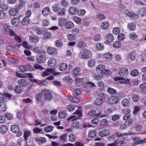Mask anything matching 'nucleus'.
Listing matches in <instances>:
<instances>
[{
  "mask_svg": "<svg viewBox=\"0 0 146 146\" xmlns=\"http://www.w3.org/2000/svg\"><path fill=\"white\" fill-rule=\"evenodd\" d=\"M92 56L91 52L89 50L84 49L82 50L79 54V57L82 59H86Z\"/></svg>",
  "mask_w": 146,
  "mask_h": 146,
  "instance_id": "1",
  "label": "nucleus"
},
{
  "mask_svg": "<svg viewBox=\"0 0 146 146\" xmlns=\"http://www.w3.org/2000/svg\"><path fill=\"white\" fill-rule=\"evenodd\" d=\"M41 93L42 95L44 96V98L45 100L50 101L52 98L51 92L47 89H43L41 91Z\"/></svg>",
  "mask_w": 146,
  "mask_h": 146,
  "instance_id": "2",
  "label": "nucleus"
},
{
  "mask_svg": "<svg viewBox=\"0 0 146 146\" xmlns=\"http://www.w3.org/2000/svg\"><path fill=\"white\" fill-rule=\"evenodd\" d=\"M105 66L104 65L100 64L96 67V70H97L100 71V73L102 74L110 75L111 74L110 70H105Z\"/></svg>",
  "mask_w": 146,
  "mask_h": 146,
  "instance_id": "3",
  "label": "nucleus"
},
{
  "mask_svg": "<svg viewBox=\"0 0 146 146\" xmlns=\"http://www.w3.org/2000/svg\"><path fill=\"white\" fill-rule=\"evenodd\" d=\"M11 130L13 132L16 133L17 137H20L22 135V133L20 130L19 127L17 125H14L12 126Z\"/></svg>",
  "mask_w": 146,
  "mask_h": 146,
  "instance_id": "4",
  "label": "nucleus"
},
{
  "mask_svg": "<svg viewBox=\"0 0 146 146\" xmlns=\"http://www.w3.org/2000/svg\"><path fill=\"white\" fill-rule=\"evenodd\" d=\"M119 101V98L117 97L113 96L109 98L108 100V103L110 104H116Z\"/></svg>",
  "mask_w": 146,
  "mask_h": 146,
  "instance_id": "5",
  "label": "nucleus"
},
{
  "mask_svg": "<svg viewBox=\"0 0 146 146\" xmlns=\"http://www.w3.org/2000/svg\"><path fill=\"white\" fill-rule=\"evenodd\" d=\"M119 74L121 77H125L128 73V69L125 68H122L119 69Z\"/></svg>",
  "mask_w": 146,
  "mask_h": 146,
  "instance_id": "6",
  "label": "nucleus"
},
{
  "mask_svg": "<svg viewBox=\"0 0 146 146\" xmlns=\"http://www.w3.org/2000/svg\"><path fill=\"white\" fill-rule=\"evenodd\" d=\"M125 13L127 15L133 19H138L139 17L137 14L133 13H131L127 10L125 11Z\"/></svg>",
  "mask_w": 146,
  "mask_h": 146,
  "instance_id": "7",
  "label": "nucleus"
},
{
  "mask_svg": "<svg viewBox=\"0 0 146 146\" xmlns=\"http://www.w3.org/2000/svg\"><path fill=\"white\" fill-rule=\"evenodd\" d=\"M19 9L17 8H12L9 11V15L12 16H14L17 15L18 13Z\"/></svg>",
  "mask_w": 146,
  "mask_h": 146,
  "instance_id": "8",
  "label": "nucleus"
},
{
  "mask_svg": "<svg viewBox=\"0 0 146 146\" xmlns=\"http://www.w3.org/2000/svg\"><path fill=\"white\" fill-rule=\"evenodd\" d=\"M29 40L31 42L36 43L39 41V38L36 35H32L30 36Z\"/></svg>",
  "mask_w": 146,
  "mask_h": 146,
  "instance_id": "9",
  "label": "nucleus"
},
{
  "mask_svg": "<svg viewBox=\"0 0 146 146\" xmlns=\"http://www.w3.org/2000/svg\"><path fill=\"white\" fill-rule=\"evenodd\" d=\"M110 134L109 131L107 129H104L100 131L99 132L100 136L103 137L109 135Z\"/></svg>",
  "mask_w": 146,
  "mask_h": 146,
  "instance_id": "10",
  "label": "nucleus"
},
{
  "mask_svg": "<svg viewBox=\"0 0 146 146\" xmlns=\"http://www.w3.org/2000/svg\"><path fill=\"white\" fill-rule=\"evenodd\" d=\"M106 39V43L107 44H108L113 40L114 37L112 34H109L107 35Z\"/></svg>",
  "mask_w": 146,
  "mask_h": 146,
  "instance_id": "11",
  "label": "nucleus"
},
{
  "mask_svg": "<svg viewBox=\"0 0 146 146\" xmlns=\"http://www.w3.org/2000/svg\"><path fill=\"white\" fill-rule=\"evenodd\" d=\"M53 71L54 69L53 68L46 69L45 71L43 72L42 76L43 77H45L48 75Z\"/></svg>",
  "mask_w": 146,
  "mask_h": 146,
  "instance_id": "12",
  "label": "nucleus"
},
{
  "mask_svg": "<svg viewBox=\"0 0 146 146\" xmlns=\"http://www.w3.org/2000/svg\"><path fill=\"white\" fill-rule=\"evenodd\" d=\"M47 52L51 55H55L57 53L56 49L51 47H48V48Z\"/></svg>",
  "mask_w": 146,
  "mask_h": 146,
  "instance_id": "13",
  "label": "nucleus"
},
{
  "mask_svg": "<svg viewBox=\"0 0 146 146\" xmlns=\"http://www.w3.org/2000/svg\"><path fill=\"white\" fill-rule=\"evenodd\" d=\"M18 83L19 86L21 87H25L28 84L26 80L23 79H21L19 80Z\"/></svg>",
  "mask_w": 146,
  "mask_h": 146,
  "instance_id": "14",
  "label": "nucleus"
},
{
  "mask_svg": "<svg viewBox=\"0 0 146 146\" xmlns=\"http://www.w3.org/2000/svg\"><path fill=\"white\" fill-rule=\"evenodd\" d=\"M76 85L78 86L82 85L84 84L83 80L82 78H77L75 79Z\"/></svg>",
  "mask_w": 146,
  "mask_h": 146,
  "instance_id": "15",
  "label": "nucleus"
},
{
  "mask_svg": "<svg viewBox=\"0 0 146 146\" xmlns=\"http://www.w3.org/2000/svg\"><path fill=\"white\" fill-rule=\"evenodd\" d=\"M10 29L8 25L4 24L3 25V28L2 29V32L4 34H7Z\"/></svg>",
  "mask_w": 146,
  "mask_h": 146,
  "instance_id": "16",
  "label": "nucleus"
},
{
  "mask_svg": "<svg viewBox=\"0 0 146 146\" xmlns=\"http://www.w3.org/2000/svg\"><path fill=\"white\" fill-rule=\"evenodd\" d=\"M56 61L55 58H51L49 60L48 62V65L50 67L54 66L56 63Z\"/></svg>",
  "mask_w": 146,
  "mask_h": 146,
  "instance_id": "17",
  "label": "nucleus"
},
{
  "mask_svg": "<svg viewBox=\"0 0 146 146\" xmlns=\"http://www.w3.org/2000/svg\"><path fill=\"white\" fill-rule=\"evenodd\" d=\"M59 70L61 71H66L67 69V65L66 63H63L59 66Z\"/></svg>",
  "mask_w": 146,
  "mask_h": 146,
  "instance_id": "18",
  "label": "nucleus"
},
{
  "mask_svg": "<svg viewBox=\"0 0 146 146\" xmlns=\"http://www.w3.org/2000/svg\"><path fill=\"white\" fill-rule=\"evenodd\" d=\"M121 104L122 106L125 107H129L130 105L129 101L127 99H124L122 101Z\"/></svg>",
  "mask_w": 146,
  "mask_h": 146,
  "instance_id": "19",
  "label": "nucleus"
},
{
  "mask_svg": "<svg viewBox=\"0 0 146 146\" xmlns=\"http://www.w3.org/2000/svg\"><path fill=\"white\" fill-rule=\"evenodd\" d=\"M30 66L29 65H27L25 66H21L19 67V68L22 72L26 71L29 70L30 68Z\"/></svg>",
  "mask_w": 146,
  "mask_h": 146,
  "instance_id": "20",
  "label": "nucleus"
},
{
  "mask_svg": "<svg viewBox=\"0 0 146 146\" xmlns=\"http://www.w3.org/2000/svg\"><path fill=\"white\" fill-rule=\"evenodd\" d=\"M8 128L7 126L2 125L0 126V132L3 134L6 133L8 131Z\"/></svg>",
  "mask_w": 146,
  "mask_h": 146,
  "instance_id": "21",
  "label": "nucleus"
},
{
  "mask_svg": "<svg viewBox=\"0 0 146 146\" xmlns=\"http://www.w3.org/2000/svg\"><path fill=\"white\" fill-rule=\"evenodd\" d=\"M50 11L49 7H46L44 8L42 11V13L44 16H47L50 14Z\"/></svg>",
  "mask_w": 146,
  "mask_h": 146,
  "instance_id": "22",
  "label": "nucleus"
},
{
  "mask_svg": "<svg viewBox=\"0 0 146 146\" xmlns=\"http://www.w3.org/2000/svg\"><path fill=\"white\" fill-rule=\"evenodd\" d=\"M128 28L131 31H134L136 28V24L134 23H129L128 24Z\"/></svg>",
  "mask_w": 146,
  "mask_h": 146,
  "instance_id": "23",
  "label": "nucleus"
},
{
  "mask_svg": "<svg viewBox=\"0 0 146 146\" xmlns=\"http://www.w3.org/2000/svg\"><path fill=\"white\" fill-rule=\"evenodd\" d=\"M11 23L12 25L14 26H17L19 23L18 19L16 17H14L12 19Z\"/></svg>",
  "mask_w": 146,
  "mask_h": 146,
  "instance_id": "24",
  "label": "nucleus"
},
{
  "mask_svg": "<svg viewBox=\"0 0 146 146\" xmlns=\"http://www.w3.org/2000/svg\"><path fill=\"white\" fill-rule=\"evenodd\" d=\"M36 60L38 63H44L45 62L46 59L44 57L41 56H38Z\"/></svg>",
  "mask_w": 146,
  "mask_h": 146,
  "instance_id": "25",
  "label": "nucleus"
},
{
  "mask_svg": "<svg viewBox=\"0 0 146 146\" xmlns=\"http://www.w3.org/2000/svg\"><path fill=\"white\" fill-rule=\"evenodd\" d=\"M77 10L76 8L73 7H71L69 9V12L71 15H74L76 14Z\"/></svg>",
  "mask_w": 146,
  "mask_h": 146,
  "instance_id": "26",
  "label": "nucleus"
},
{
  "mask_svg": "<svg viewBox=\"0 0 146 146\" xmlns=\"http://www.w3.org/2000/svg\"><path fill=\"white\" fill-rule=\"evenodd\" d=\"M96 132L95 130H91L89 131L88 136L90 138H93L96 136Z\"/></svg>",
  "mask_w": 146,
  "mask_h": 146,
  "instance_id": "27",
  "label": "nucleus"
},
{
  "mask_svg": "<svg viewBox=\"0 0 146 146\" xmlns=\"http://www.w3.org/2000/svg\"><path fill=\"white\" fill-rule=\"evenodd\" d=\"M113 46L114 48H118L121 47V43L119 41H116L113 42Z\"/></svg>",
  "mask_w": 146,
  "mask_h": 146,
  "instance_id": "28",
  "label": "nucleus"
},
{
  "mask_svg": "<svg viewBox=\"0 0 146 146\" xmlns=\"http://www.w3.org/2000/svg\"><path fill=\"white\" fill-rule=\"evenodd\" d=\"M64 82L68 84H70L73 82V80L70 77L67 76L64 78Z\"/></svg>",
  "mask_w": 146,
  "mask_h": 146,
  "instance_id": "29",
  "label": "nucleus"
},
{
  "mask_svg": "<svg viewBox=\"0 0 146 146\" xmlns=\"http://www.w3.org/2000/svg\"><path fill=\"white\" fill-rule=\"evenodd\" d=\"M14 90L16 93H20L23 92V88L20 86H17L14 88Z\"/></svg>",
  "mask_w": 146,
  "mask_h": 146,
  "instance_id": "30",
  "label": "nucleus"
},
{
  "mask_svg": "<svg viewBox=\"0 0 146 146\" xmlns=\"http://www.w3.org/2000/svg\"><path fill=\"white\" fill-rule=\"evenodd\" d=\"M135 58V55L132 52L129 53L127 55V59L128 61H132L134 60Z\"/></svg>",
  "mask_w": 146,
  "mask_h": 146,
  "instance_id": "31",
  "label": "nucleus"
},
{
  "mask_svg": "<svg viewBox=\"0 0 146 146\" xmlns=\"http://www.w3.org/2000/svg\"><path fill=\"white\" fill-rule=\"evenodd\" d=\"M113 79L115 81L118 80H123L124 81L129 82V79L128 78H123L119 76L114 77L113 78Z\"/></svg>",
  "mask_w": 146,
  "mask_h": 146,
  "instance_id": "32",
  "label": "nucleus"
},
{
  "mask_svg": "<svg viewBox=\"0 0 146 146\" xmlns=\"http://www.w3.org/2000/svg\"><path fill=\"white\" fill-rule=\"evenodd\" d=\"M65 26L67 29H70L74 27V25L72 22L69 21L65 24Z\"/></svg>",
  "mask_w": 146,
  "mask_h": 146,
  "instance_id": "33",
  "label": "nucleus"
},
{
  "mask_svg": "<svg viewBox=\"0 0 146 146\" xmlns=\"http://www.w3.org/2000/svg\"><path fill=\"white\" fill-rule=\"evenodd\" d=\"M57 12L59 15L63 16L65 15L66 13V10L64 8H60Z\"/></svg>",
  "mask_w": 146,
  "mask_h": 146,
  "instance_id": "34",
  "label": "nucleus"
},
{
  "mask_svg": "<svg viewBox=\"0 0 146 146\" xmlns=\"http://www.w3.org/2000/svg\"><path fill=\"white\" fill-rule=\"evenodd\" d=\"M109 24L107 22H105L103 23L101 25V28L104 29H106L109 27Z\"/></svg>",
  "mask_w": 146,
  "mask_h": 146,
  "instance_id": "35",
  "label": "nucleus"
},
{
  "mask_svg": "<svg viewBox=\"0 0 146 146\" xmlns=\"http://www.w3.org/2000/svg\"><path fill=\"white\" fill-rule=\"evenodd\" d=\"M98 99L103 101L105 98L104 94L102 92H100L98 94Z\"/></svg>",
  "mask_w": 146,
  "mask_h": 146,
  "instance_id": "36",
  "label": "nucleus"
},
{
  "mask_svg": "<svg viewBox=\"0 0 146 146\" xmlns=\"http://www.w3.org/2000/svg\"><path fill=\"white\" fill-rule=\"evenodd\" d=\"M80 69L78 67H76L72 71V73L73 74L75 75H77L80 73Z\"/></svg>",
  "mask_w": 146,
  "mask_h": 146,
  "instance_id": "37",
  "label": "nucleus"
},
{
  "mask_svg": "<svg viewBox=\"0 0 146 146\" xmlns=\"http://www.w3.org/2000/svg\"><path fill=\"white\" fill-rule=\"evenodd\" d=\"M77 13L79 16H83L85 14L86 11L84 9H80L77 10Z\"/></svg>",
  "mask_w": 146,
  "mask_h": 146,
  "instance_id": "38",
  "label": "nucleus"
},
{
  "mask_svg": "<svg viewBox=\"0 0 146 146\" xmlns=\"http://www.w3.org/2000/svg\"><path fill=\"white\" fill-rule=\"evenodd\" d=\"M93 39L95 41H98L101 40V36L100 35L96 34L94 35Z\"/></svg>",
  "mask_w": 146,
  "mask_h": 146,
  "instance_id": "39",
  "label": "nucleus"
},
{
  "mask_svg": "<svg viewBox=\"0 0 146 146\" xmlns=\"http://www.w3.org/2000/svg\"><path fill=\"white\" fill-rule=\"evenodd\" d=\"M30 22V20L29 18L25 17L23 19L22 23L24 25H27Z\"/></svg>",
  "mask_w": 146,
  "mask_h": 146,
  "instance_id": "40",
  "label": "nucleus"
},
{
  "mask_svg": "<svg viewBox=\"0 0 146 146\" xmlns=\"http://www.w3.org/2000/svg\"><path fill=\"white\" fill-rule=\"evenodd\" d=\"M139 99V96L138 94H135L133 95L132 99L133 102H137Z\"/></svg>",
  "mask_w": 146,
  "mask_h": 146,
  "instance_id": "41",
  "label": "nucleus"
},
{
  "mask_svg": "<svg viewBox=\"0 0 146 146\" xmlns=\"http://www.w3.org/2000/svg\"><path fill=\"white\" fill-rule=\"evenodd\" d=\"M59 25L60 26H63L66 21V19L64 18H61L59 19Z\"/></svg>",
  "mask_w": 146,
  "mask_h": 146,
  "instance_id": "42",
  "label": "nucleus"
},
{
  "mask_svg": "<svg viewBox=\"0 0 146 146\" xmlns=\"http://www.w3.org/2000/svg\"><path fill=\"white\" fill-rule=\"evenodd\" d=\"M120 32V29L118 27H115L113 30V33L115 35L119 34Z\"/></svg>",
  "mask_w": 146,
  "mask_h": 146,
  "instance_id": "43",
  "label": "nucleus"
},
{
  "mask_svg": "<svg viewBox=\"0 0 146 146\" xmlns=\"http://www.w3.org/2000/svg\"><path fill=\"white\" fill-rule=\"evenodd\" d=\"M96 18L100 20H102L104 19L105 17L104 15L101 13H99L96 15Z\"/></svg>",
  "mask_w": 146,
  "mask_h": 146,
  "instance_id": "44",
  "label": "nucleus"
},
{
  "mask_svg": "<svg viewBox=\"0 0 146 146\" xmlns=\"http://www.w3.org/2000/svg\"><path fill=\"white\" fill-rule=\"evenodd\" d=\"M139 74L138 71L136 69H134L131 72V75L134 76H137Z\"/></svg>",
  "mask_w": 146,
  "mask_h": 146,
  "instance_id": "45",
  "label": "nucleus"
},
{
  "mask_svg": "<svg viewBox=\"0 0 146 146\" xmlns=\"http://www.w3.org/2000/svg\"><path fill=\"white\" fill-rule=\"evenodd\" d=\"M53 127L52 126H47L44 129V131L46 132H51L53 129Z\"/></svg>",
  "mask_w": 146,
  "mask_h": 146,
  "instance_id": "46",
  "label": "nucleus"
},
{
  "mask_svg": "<svg viewBox=\"0 0 146 146\" xmlns=\"http://www.w3.org/2000/svg\"><path fill=\"white\" fill-rule=\"evenodd\" d=\"M93 76L94 78L96 80H100L103 77L102 75L96 74H94Z\"/></svg>",
  "mask_w": 146,
  "mask_h": 146,
  "instance_id": "47",
  "label": "nucleus"
},
{
  "mask_svg": "<svg viewBox=\"0 0 146 146\" xmlns=\"http://www.w3.org/2000/svg\"><path fill=\"white\" fill-rule=\"evenodd\" d=\"M139 12L142 16H144L146 15V10L144 8H142L139 10Z\"/></svg>",
  "mask_w": 146,
  "mask_h": 146,
  "instance_id": "48",
  "label": "nucleus"
},
{
  "mask_svg": "<svg viewBox=\"0 0 146 146\" xmlns=\"http://www.w3.org/2000/svg\"><path fill=\"white\" fill-rule=\"evenodd\" d=\"M8 60L9 62L15 64L19 62V61L16 59L12 58H8Z\"/></svg>",
  "mask_w": 146,
  "mask_h": 146,
  "instance_id": "49",
  "label": "nucleus"
},
{
  "mask_svg": "<svg viewBox=\"0 0 146 146\" xmlns=\"http://www.w3.org/2000/svg\"><path fill=\"white\" fill-rule=\"evenodd\" d=\"M60 3L61 5L64 7H67L68 5V2L66 0H62Z\"/></svg>",
  "mask_w": 146,
  "mask_h": 146,
  "instance_id": "50",
  "label": "nucleus"
},
{
  "mask_svg": "<svg viewBox=\"0 0 146 146\" xmlns=\"http://www.w3.org/2000/svg\"><path fill=\"white\" fill-rule=\"evenodd\" d=\"M103 101H102L97 98L96 100L95 104L97 106H101L103 103Z\"/></svg>",
  "mask_w": 146,
  "mask_h": 146,
  "instance_id": "51",
  "label": "nucleus"
},
{
  "mask_svg": "<svg viewBox=\"0 0 146 146\" xmlns=\"http://www.w3.org/2000/svg\"><path fill=\"white\" fill-rule=\"evenodd\" d=\"M95 63L94 60H90L88 62V66L90 67L94 66H95Z\"/></svg>",
  "mask_w": 146,
  "mask_h": 146,
  "instance_id": "52",
  "label": "nucleus"
},
{
  "mask_svg": "<svg viewBox=\"0 0 146 146\" xmlns=\"http://www.w3.org/2000/svg\"><path fill=\"white\" fill-rule=\"evenodd\" d=\"M66 115V113L64 111L60 112L59 113V117L61 119H63L65 117Z\"/></svg>",
  "mask_w": 146,
  "mask_h": 146,
  "instance_id": "53",
  "label": "nucleus"
},
{
  "mask_svg": "<svg viewBox=\"0 0 146 146\" xmlns=\"http://www.w3.org/2000/svg\"><path fill=\"white\" fill-rule=\"evenodd\" d=\"M36 141H38L39 143L40 144L45 143L46 141V139L44 138L41 137L36 139Z\"/></svg>",
  "mask_w": 146,
  "mask_h": 146,
  "instance_id": "54",
  "label": "nucleus"
},
{
  "mask_svg": "<svg viewBox=\"0 0 146 146\" xmlns=\"http://www.w3.org/2000/svg\"><path fill=\"white\" fill-rule=\"evenodd\" d=\"M107 91L108 93L111 94H115L116 92L115 89L110 88H108V89Z\"/></svg>",
  "mask_w": 146,
  "mask_h": 146,
  "instance_id": "55",
  "label": "nucleus"
},
{
  "mask_svg": "<svg viewBox=\"0 0 146 146\" xmlns=\"http://www.w3.org/2000/svg\"><path fill=\"white\" fill-rule=\"evenodd\" d=\"M44 38L46 39L50 38L51 37V34L49 32L44 31Z\"/></svg>",
  "mask_w": 146,
  "mask_h": 146,
  "instance_id": "56",
  "label": "nucleus"
},
{
  "mask_svg": "<svg viewBox=\"0 0 146 146\" xmlns=\"http://www.w3.org/2000/svg\"><path fill=\"white\" fill-rule=\"evenodd\" d=\"M130 110L129 109L126 108L122 110V113L124 115L130 114L129 113Z\"/></svg>",
  "mask_w": 146,
  "mask_h": 146,
  "instance_id": "57",
  "label": "nucleus"
},
{
  "mask_svg": "<svg viewBox=\"0 0 146 146\" xmlns=\"http://www.w3.org/2000/svg\"><path fill=\"white\" fill-rule=\"evenodd\" d=\"M96 48L99 50H101L103 49L104 47L102 44L100 43H97L96 45Z\"/></svg>",
  "mask_w": 146,
  "mask_h": 146,
  "instance_id": "58",
  "label": "nucleus"
},
{
  "mask_svg": "<svg viewBox=\"0 0 146 146\" xmlns=\"http://www.w3.org/2000/svg\"><path fill=\"white\" fill-rule=\"evenodd\" d=\"M6 109L7 107L5 104H0V110L2 111H5L6 110Z\"/></svg>",
  "mask_w": 146,
  "mask_h": 146,
  "instance_id": "59",
  "label": "nucleus"
},
{
  "mask_svg": "<svg viewBox=\"0 0 146 146\" xmlns=\"http://www.w3.org/2000/svg\"><path fill=\"white\" fill-rule=\"evenodd\" d=\"M108 123V121L106 119H103L100 121V124L101 125L104 126L106 125Z\"/></svg>",
  "mask_w": 146,
  "mask_h": 146,
  "instance_id": "60",
  "label": "nucleus"
},
{
  "mask_svg": "<svg viewBox=\"0 0 146 146\" xmlns=\"http://www.w3.org/2000/svg\"><path fill=\"white\" fill-rule=\"evenodd\" d=\"M70 100L72 102H73L77 103H78L79 101V99L76 97H71L70 99Z\"/></svg>",
  "mask_w": 146,
  "mask_h": 146,
  "instance_id": "61",
  "label": "nucleus"
},
{
  "mask_svg": "<svg viewBox=\"0 0 146 146\" xmlns=\"http://www.w3.org/2000/svg\"><path fill=\"white\" fill-rule=\"evenodd\" d=\"M69 140L70 141L73 142L76 139V137L75 135L73 134H71L69 135Z\"/></svg>",
  "mask_w": 146,
  "mask_h": 146,
  "instance_id": "62",
  "label": "nucleus"
},
{
  "mask_svg": "<svg viewBox=\"0 0 146 146\" xmlns=\"http://www.w3.org/2000/svg\"><path fill=\"white\" fill-rule=\"evenodd\" d=\"M129 37L130 38L132 39H135L137 38V35L134 33H132L129 35Z\"/></svg>",
  "mask_w": 146,
  "mask_h": 146,
  "instance_id": "63",
  "label": "nucleus"
},
{
  "mask_svg": "<svg viewBox=\"0 0 146 146\" xmlns=\"http://www.w3.org/2000/svg\"><path fill=\"white\" fill-rule=\"evenodd\" d=\"M85 46V43L82 41L80 42L78 44V46L81 48L84 47Z\"/></svg>",
  "mask_w": 146,
  "mask_h": 146,
  "instance_id": "64",
  "label": "nucleus"
}]
</instances>
